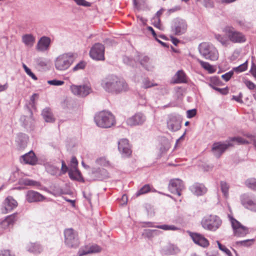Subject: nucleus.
Masks as SVG:
<instances>
[{
  "instance_id": "5701e85b",
  "label": "nucleus",
  "mask_w": 256,
  "mask_h": 256,
  "mask_svg": "<svg viewBox=\"0 0 256 256\" xmlns=\"http://www.w3.org/2000/svg\"><path fill=\"white\" fill-rule=\"evenodd\" d=\"M4 204L5 209L6 212H8L16 208L17 206L18 203L12 197L8 196L6 198Z\"/></svg>"
},
{
  "instance_id": "a211bd4d",
  "label": "nucleus",
  "mask_w": 256,
  "mask_h": 256,
  "mask_svg": "<svg viewBox=\"0 0 256 256\" xmlns=\"http://www.w3.org/2000/svg\"><path fill=\"white\" fill-rule=\"evenodd\" d=\"M50 39L47 36H42L38 40L36 48L38 51L44 52L48 50L50 44Z\"/></svg>"
},
{
  "instance_id": "412c9836",
  "label": "nucleus",
  "mask_w": 256,
  "mask_h": 256,
  "mask_svg": "<svg viewBox=\"0 0 256 256\" xmlns=\"http://www.w3.org/2000/svg\"><path fill=\"white\" fill-rule=\"evenodd\" d=\"M22 158L26 164L34 165L36 163L37 158L34 153L32 151L22 156Z\"/></svg>"
},
{
  "instance_id": "e433bc0d",
  "label": "nucleus",
  "mask_w": 256,
  "mask_h": 256,
  "mask_svg": "<svg viewBox=\"0 0 256 256\" xmlns=\"http://www.w3.org/2000/svg\"><path fill=\"white\" fill-rule=\"evenodd\" d=\"M156 227L164 230H176L178 229L174 225L163 224L157 226Z\"/></svg>"
},
{
  "instance_id": "c85d7f7f",
  "label": "nucleus",
  "mask_w": 256,
  "mask_h": 256,
  "mask_svg": "<svg viewBox=\"0 0 256 256\" xmlns=\"http://www.w3.org/2000/svg\"><path fill=\"white\" fill-rule=\"evenodd\" d=\"M223 85V82L218 77L212 76L210 78L209 86L214 90L218 88V86H222Z\"/></svg>"
},
{
  "instance_id": "69168bd1",
  "label": "nucleus",
  "mask_w": 256,
  "mask_h": 256,
  "mask_svg": "<svg viewBox=\"0 0 256 256\" xmlns=\"http://www.w3.org/2000/svg\"><path fill=\"white\" fill-rule=\"evenodd\" d=\"M236 0H220L222 3L223 4H230L235 2Z\"/></svg>"
},
{
  "instance_id": "ea45409f",
  "label": "nucleus",
  "mask_w": 256,
  "mask_h": 256,
  "mask_svg": "<svg viewBox=\"0 0 256 256\" xmlns=\"http://www.w3.org/2000/svg\"><path fill=\"white\" fill-rule=\"evenodd\" d=\"M247 67H248L247 62H246L242 64H240L238 66L234 68H233V70L236 72H240L245 71L247 69Z\"/></svg>"
},
{
  "instance_id": "3c124183",
  "label": "nucleus",
  "mask_w": 256,
  "mask_h": 256,
  "mask_svg": "<svg viewBox=\"0 0 256 256\" xmlns=\"http://www.w3.org/2000/svg\"><path fill=\"white\" fill-rule=\"evenodd\" d=\"M218 245L219 248L220 250L226 252L229 256L231 255V252L230 250L228 249L224 246L222 245L220 242H218Z\"/></svg>"
},
{
  "instance_id": "58836bf2",
  "label": "nucleus",
  "mask_w": 256,
  "mask_h": 256,
  "mask_svg": "<svg viewBox=\"0 0 256 256\" xmlns=\"http://www.w3.org/2000/svg\"><path fill=\"white\" fill-rule=\"evenodd\" d=\"M90 88L86 86H81V88L80 90V96H85L88 94L90 92Z\"/></svg>"
},
{
  "instance_id": "603ef678",
  "label": "nucleus",
  "mask_w": 256,
  "mask_h": 256,
  "mask_svg": "<svg viewBox=\"0 0 256 256\" xmlns=\"http://www.w3.org/2000/svg\"><path fill=\"white\" fill-rule=\"evenodd\" d=\"M187 117L189 118L194 117L196 114V109H192L188 110L186 112Z\"/></svg>"
},
{
  "instance_id": "423d86ee",
  "label": "nucleus",
  "mask_w": 256,
  "mask_h": 256,
  "mask_svg": "<svg viewBox=\"0 0 256 256\" xmlns=\"http://www.w3.org/2000/svg\"><path fill=\"white\" fill-rule=\"evenodd\" d=\"M74 60V58L72 54H61L55 60V67L58 70H64L70 66Z\"/></svg>"
},
{
  "instance_id": "f704fd0d",
  "label": "nucleus",
  "mask_w": 256,
  "mask_h": 256,
  "mask_svg": "<svg viewBox=\"0 0 256 256\" xmlns=\"http://www.w3.org/2000/svg\"><path fill=\"white\" fill-rule=\"evenodd\" d=\"M242 202L246 206H252L256 204V202L250 199L248 196H244L242 198Z\"/></svg>"
},
{
  "instance_id": "72a5a7b5",
  "label": "nucleus",
  "mask_w": 256,
  "mask_h": 256,
  "mask_svg": "<svg viewBox=\"0 0 256 256\" xmlns=\"http://www.w3.org/2000/svg\"><path fill=\"white\" fill-rule=\"evenodd\" d=\"M220 188L224 196L228 198V190H229V186L227 183L224 182H220Z\"/></svg>"
},
{
  "instance_id": "7c9ffc66",
  "label": "nucleus",
  "mask_w": 256,
  "mask_h": 256,
  "mask_svg": "<svg viewBox=\"0 0 256 256\" xmlns=\"http://www.w3.org/2000/svg\"><path fill=\"white\" fill-rule=\"evenodd\" d=\"M160 232L156 230H145L142 233V236L144 238L148 239L152 238L154 236L159 234Z\"/></svg>"
},
{
  "instance_id": "0eeeda50",
  "label": "nucleus",
  "mask_w": 256,
  "mask_h": 256,
  "mask_svg": "<svg viewBox=\"0 0 256 256\" xmlns=\"http://www.w3.org/2000/svg\"><path fill=\"white\" fill-rule=\"evenodd\" d=\"M64 243L69 248H77L80 245L78 233L72 228H67L64 231Z\"/></svg>"
},
{
  "instance_id": "13d9d810",
  "label": "nucleus",
  "mask_w": 256,
  "mask_h": 256,
  "mask_svg": "<svg viewBox=\"0 0 256 256\" xmlns=\"http://www.w3.org/2000/svg\"><path fill=\"white\" fill-rule=\"evenodd\" d=\"M0 256H14V254H10V250H5L2 252Z\"/></svg>"
},
{
  "instance_id": "20e7f679",
  "label": "nucleus",
  "mask_w": 256,
  "mask_h": 256,
  "mask_svg": "<svg viewBox=\"0 0 256 256\" xmlns=\"http://www.w3.org/2000/svg\"><path fill=\"white\" fill-rule=\"evenodd\" d=\"M200 54L206 59L216 60L218 58V52L216 48L208 42H202L199 46Z\"/></svg>"
},
{
  "instance_id": "1a4fd4ad",
  "label": "nucleus",
  "mask_w": 256,
  "mask_h": 256,
  "mask_svg": "<svg viewBox=\"0 0 256 256\" xmlns=\"http://www.w3.org/2000/svg\"><path fill=\"white\" fill-rule=\"evenodd\" d=\"M90 56L94 60H104V46L101 44H96L90 51Z\"/></svg>"
},
{
  "instance_id": "cd10ccee",
  "label": "nucleus",
  "mask_w": 256,
  "mask_h": 256,
  "mask_svg": "<svg viewBox=\"0 0 256 256\" xmlns=\"http://www.w3.org/2000/svg\"><path fill=\"white\" fill-rule=\"evenodd\" d=\"M42 116L46 122H52L54 121L52 114L49 108H46L42 110Z\"/></svg>"
},
{
  "instance_id": "774afa93",
  "label": "nucleus",
  "mask_w": 256,
  "mask_h": 256,
  "mask_svg": "<svg viewBox=\"0 0 256 256\" xmlns=\"http://www.w3.org/2000/svg\"><path fill=\"white\" fill-rule=\"evenodd\" d=\"M251 73L256 78V68H252L251 70Z\"/></svg>"
},
{
  "instance_id": "864d4df0",
  "label": "nucleus",
  "mask_w": 256,
  "mask_h": 256,
  "mask_svg": "<svg viewBox=\"0 0 256 256\" xmlns=\"http://www.w3.org/2000/svg\"><path fill=\"white\" fill-rule=\"evenodd\" d=\"M86 66V63L84 62H81L78 64L74 68L73 70L74 71L80 70V69H83Z\"/></svg>"
},
{
  "instance_id": "338daca9",
  "label": "nucleus",
  "mask_w": 256,
  "mask_h": 256,
  "mask_svg": "<svg viewBox=\"0 0 256 256\" xmlns=\"http://www.w3.org/2000/svg\"><path fill=\"white\" fill-rule=\"evenodd\" d=\"M172 43L176 46L177 45V44L179 42V40L177 38H172Z\"/></svg>"
},
{
  "instance_id": "b1692460",
  "label": "nucleus",
  "mask_w": 256,
  "mask_h": 256,
  "mask_svg": "<svg viewBox=\"0 0 256 256\" xmlns=\"http://www.w3.org/2000/svg\"><path fill=\"white\" fill-rule=\"evenodd\" d=\"M168 126L169 129L172 131H176L180 128L179 121L174 116L171 117L168 122Z\"/></svg>"
},
{
  "instance_id": "aec40b11",
  "label": "nucleus",
  "mask_w": 256,
  "mask_h": 256,
  "mask_svg": "<svg viewBox=\"0 0 256 256\" xmlns=\"http://www.w3.org/2000/svg\"><path fill=\"white\" fill-rule=\"evenodd\" d=\"M192 192L197 196H201L205 194L207 189L205 186L201 184H195L191 187Z\"/></svg>"
},
{
  "instance_id": "052dcab7",
  "label": "nucleus",
  "mask_w": 256,
  "mask_h": 256,
  "mask_svg": "<svg viewBox=\"0 0 256 256\" xmlns=\"http://www.w3.org/2000/svg\"><path fill=\"white\" fill-rule=\"evenodd\" d=\"M164 12L163 9H161L157 12L156 14V16L154 18V19H160V16H162Z\"/></svg>"
},
{
  "instance_id": "7ed1b4c3",
  "label": "nucleus",
  "mask_w": 256,
  "mask_h": 256,
  "mask_svg": "<svg viewBox=\"0 0 256 256\" xmlns=\"http://www.w3.org/2000/svg\"><path fill=\"white\" fill-rule=\"evenodd\" d=\"M222 224L221 219L218 216L214 214L206 216L201 221L202 228L210 231H216Z\"/></svg>"
},
{
  "instance_id": "ddd939ff",
  "label": "nucleus",
  "mask_w": 256,
  "mask_h": 256,
  "mask_svg": "<svg viewBox=\"0 0 256 256\" xmlns=\"http://www.w3.org/2000/svg\"><path fill=\"white\" fill-rule=\"evenodd\" d=\"M168 188L172 193L176 194L180 196L181 191L184 188V185L182 180L176 178L170 180Z\"/></svg>"
},
{
  "instance_id": "37998d69",
  "label": "nucleus",
  "mask_w": 256,
  "mask_h": 256,
  "mask_svg": "<svg viewBox=\"0 0 256 256\" xmlns=\"http://www.w3.org/2000/svg\"><path fill=\"white\" fill-rule=\"evenodd\" d=\"M216 38L219 41L222 45L226 46L228 44V40L224 38L220 34H216Z\"/></svg>"
},
{
  "instance_id": "a18cd8bd",
  "label": "nucleus",
  "mask_w": 256,
  "mask_h": 256,
  "mask_svg": "<svg viewBox=\"0 0 256 256\" xmlns=\"http://www.w3.org/2000/svg\"><path fill=\"white\" fill-rule=\"evenodd\" d=\"M48 84H50V85H53V86H61L64 84V81L56 80H48Z\"/></svg>"
},
{
  "instance_id": "c03bdc74",
  "label": "nucleus",
  "mask_w": 256,
  "mask_h": 256,
  "mask_svg": "<svg viewBox=\"0 0 256 256\" xmlns=\"http://www.w3.org/2000/svg\"><path fill=\"white\" fill-rule=\"evenodd\" d=\"M234 74L232 71H230L226 74H222V78L226 82L228 81Z\"/></svg>"
},
{
  "instance_id": "4468645a",
  "label": "nucleus",
  "mask_w": 256,
  "mask_h": 256,
  "mask_svg": "<svg viewBox=\"0 0 256 256\" xmlns=\"http://www.w3.org/2000/svg\"><path fill=\"white\" fill-rule=\"evenodd\" d=\"M190 236L196 244L202 247L207 248L210 245L208 240L202 234L190 232Z\"/></svg>"
},
{
  "instance_id": "bf43d9fd",
  "label": "nucleus",
  "mask_w": 256,
  "mask_h": 256,
  "mask_svg": "<svg viewBox=\"0 0 256 256\" xmlns=\"http://www.w3.org/2000/svg\"><path fill=\"white\" fill-rule=\"evenodd\" d=\"M68 170V168L66 166L65 162L62 161V170L63 172L64 173H66Z\"/></svg>"
},
{
  "instance_id": "8fccbe9b",
  "label": "nucleus",
  "mask_w": 256,
  "mask_h": 256,
  "mask_svg": "<svg viewBox=\"0 0 256 256\" xmlns=\"http://www.w3.org/2000/svg\"><path fill=\"white\" fill-rule=\"evenodd\" d=\"M24 184L26 186H38L39 183L37 182L30 180H26L24 182Z\"/></svg>"
},
{
  "instance_id": "de8ad7c7",
  "label": "nucleus",
  "mask_w": 256,
  "mask_h": 256,
  "mask_svg": "<svg viewBox=\"0 0 256 256\" xmlns=\"http://www.w3.org/2000/svg\"><path fill=\"white\" fill-rule=\"evenodd\" d=\"M78 165V162L75 156H72L70 160V167L71 168H77Z\"/></svg>"
},
{
  "instance_id": "c9c22d12",
  "label": "nucleus",
  "mask_w": 256,
  "mask_h": 256,
  "mask_svg": "<svg viewBox=\"0 0 256 256\" xmlns=\"http://www.w3.org/2000/svg\"><path fill=\"white\" fill-rule=\"evenodd\" d=\"M150 190V186L149 184H145L136 192V196H138L142 194H146Z\"/></svg>"
},
{
  "instance_id": "6ab92c4d",
  "label": "nucleus",
  "mask_w": 256,
  "mask_h": 256,
  "mask_svg": "<svg viewBox=\"0 0 256 256\" xmlns=\"http://www.w3.org/2000/svg\"><path fill=\"white\" fill-rule=\"evenodd\" d=\"M101 251V248L98 245L86 246L78 251L79 256H82L91 253L98 252Z\"/></svg>"
},
{
  "instance_id": "2f4dec72",
  "label": "nucleus",
  "mask_w": 256,
  "mask_h": 256,
  "mask_svg": "<svg viewBox=\"0 0 256 256\" xmlns=\"http://www.w3.org/2000/svg\"><path fill=\"white\" fill-rule=\"evenodd\" d=\"M29 251L35 254L40 253L42 249L39 244L36 243H30L28 246Z\"/></svg>"
},
{
  "instance_id": "393cba45",
  "label": "nucleus",
  "mask_w": 256,
  "mask_h": 256,
  "mask_svg": "<svg viewBox=\"0 0 256 256\" xmlns=\"http://www.w3.org/2000/svg\"><path fill=\"white\" fill-rule=\"evenodd\" d=\"M248 140H246L242 137H234L230 139V142L233 144V142H236L238 144H247L250 142L252 140H254V138L252 136H248Z\"/></svg>"
},
{
  "instance_id": "39448f33",
  "label": "nucleus",
  "mask_w": 256,
  "mask_h": 256,
  "mask_svg": "<svg viewBox=\"0 0 256 256\" xmlns=\"http://www.w3.org/2000/svg\"><path fill=\"white\" fill-rule=\"evenodd\" d=\"M223 32L233 43H242L246 41V36L242 33L236 30L232 26H226L223 30Z\"/></svg>"
},
{
  "instance_id": "6e6d98bb",
  "label": "nucleus",
  "mask_w": 256,
  "mask_h": 256,
  "mask_svg": "<svg viewBox=\"0 0 256 256\" xmlns=\"http://www.w3.org/2000/svg\"><path fill=\"white\" fill-rule=\"evenodd\" d=\"M156 85V84H151V82L148 80H145L144 82V87L145 88H149Z\"/></svg>"
},
{
  "instance_id": "49530a36",
  "label": "nucleus",
  "mask_w": 256,
  "mask_h": 256,
  "mask_svg": "<svg viewBox=\"0 0 256 256\" xmlns=\"http://www.w3.org/2000/svg\"><path fill=\"white\" fill-rule=\"evenodd\" d=\"M216 91L218 92L219 93H220L222 94L226 95L228 94L229 89L228 87H226L224 88H216L214 89Z\"/></svg>"
},
{
  "instance_id": "6e6552de",
  "label": "nucleus",
  "mask_w": 256,
  "mask_h": 256,
  "mask_svg": "<svg viewBox=\"0 0 256 256\" xmlns=\"http://www.w3.org/2000/svg\"><path fill=\"white\" fill-rule=\"evenodd\" d=\"M230 222L234 236L237 237H244L249 233L248 228L236 220L231 218Z\"/></svg>"
},
{
  "instance_id": "bb28decb",
  "label": "nucleus",
  "mask_w": 256,
  "mask_h": 256,
  "mask_svg": "<svg viewBox=\"0 0 256 256\" xmlns=\"http://www.w3.org/2000/svg\"><path fill=\"white\" fill-rule=\"evenodd\" d=\"M22 40L24 44L28 47H32L35 42V38L32 34L23 35Z\"/></svg>"
},
{
  "instance_id": "4c0bfd02",
  "label": "nucleus",
  "mask_w": 256,
  "mask_h": 256,
  "mask_svg": "<svg viewBox=\"0 0 256 256\" xmlns=\"http://www.w3.org/2000/svg\"><path fill=\"white\" fill-rule=\"evenodd\" d=\"M255 241L254 239H248L244 240L238 242L236 244L244 246H250L254 244Z\"/></svg>"
},
{
  "instance_id": "79ce46f5",
  "label": "nucleus",
  "mask_w": 256,
  "mask_h": 256,
  "mask_svg": "<svg viewBox=\"0 0 256 256\" xmlns=\"http://www.w3.org/2000/svg\"><path fill=\"white\" fill-rule=\"evenodd\" d=\"M81 86H78L76 85H72L70 86V90L75 95L80 96V90L81 88Z\"/></svg>"
},
{
  "instance_id": "e2e57ef3",
  "label": "nucleus",
  "mask_w": 256,
  "mask_h": 256,
  "mask_svg": "<svg viewBox=\"0 0 256 256\" xmlns=\"http://www.w3.org/2000/svg\"><path fill=\"white\" fill-rule=\"evenodd\" d=\"M147 28L149 31H150L152 32L154 37L156 38V34L154 30L153 29V28L151 26H148Z\"/></svg>"
},
{
  "instance_id": "a878e982",
  "label": "nucleus",
  "mask_w": 256,
  "mask_h": 256,
  "mask_svg": "<svg viewBox=\"0 0 256 256\" xmlns=\"http://www.w3.org/2000/svg\"><path fill=\"white\" fill-rule=\"evenodd\" d=\"M186 82V75L184 72L182 70L178 71L174 76L173 82L174 84H180Z\"/></svg>"
},
{
  "instance_id": "f03ea898",
  "label": "nucleus",
  "mask_w": 256,
  "mask_h": 256,
  "mask_svg": "<svg viewBox=\"0 0 256 256\" xmlns=\"http://www.w3.org/2000/svg\"><path fill=\"white\" fill-rule=\"evenodd\" d=\"M94 121L96 125L102 128H109L115 124V118L114 115L107 111H102L94 116Z\"/></svg>"
},
{
  "instance_id": "9d476101",
  "label": "nucleus",
  "mask_w": 256,
  "mask_h": 256,
  "mask_svg": "<svg viewBox=\"0 0 256 256\" xmlns=\"http://www.w3.org/2000/svg\"><path fill=\"white\" fill-rule=\"evenodd\" d=\"M188 28L186 22L182 19L177 18L174 20L172 30L176 35L180 36L184 34Z\"/></svg>"
},
{
  "instance_id": "09e8293b",
  "label": "nucleus",
  "mask_w": 256,
  "mask_h": 256,
  "mask_svg": "<svg viewBox=\"0 0 256 256\" xmlns=\"http://www.w3.org/2000/svg\"><path fill=\"white\" fill-rule=\"evenodd\" d=\"M153 24L155 27L158 28L159 30H163L162 26L160 22V19L154 18Z\"/></svg>"
},
{
  "instance_id": "4d7b16f0",
  "label": "nucleus",
  "mask_w": 256,
  "mask_h": 256,
  "mask_svg": "<svg viewBox=\"0 0 256 256\" xmlns=\"http://www.w3.org/2000/svg\"><path fill=\"white\" fill-rule=\"evenodd\" d=\"M25 72L27 74L30 76L33 80H37L36 76L31 72L29 68L28 70H26Z\"/></svg>"
},
{
  "instance_id": "680f3d73",
  "label": "nucleus",
  "mask_w": 256,
  "mask_h": 256,
  "mask_svg": "<svg viewBox=\"0 0 256 256\" xmlns=\"http://www.w3.org/2000/svg\"><path fill=\"white\" fill-rule=\"evenodd\" d=\"M122 204H126L128 202V196L126 194H124L122 198Z\"/></svg>"
},
{
  "instance_id": "a19ab883",
  "label": "nucleus",
  "mask_w": 256,
  "mask_h": 256,
  "mask_svg": "<svg viewBox=\"0 0 256 256\" xmlns=\"http://www.w3.org/2000/svg\"><path fill=\"white\" fill-rule=\"evenodd\" d=\"M243 82L245 84V85L248 87L250 90H254L256 89V85L253 83L252 82L244 78L243 80Z\"/></svg>"
},
{
  "instance_id": "f8f14e48",
  "label": "nucleus",
  "mask_w": 256,
  "mask_h": 256,
  "mask_svg": "<svg viewBox=\"0 0 256 256\" xmlns=\"http://www.w3.org/2000/svg\"><path fill=\"white\" fill-rule=\"evenodd\" d=\"M234 146V144L227 142L225 143L221 142H215L213 144L212 150L214 156L218 158L228 148L233 146Z\"/></svg>"
},
{
  "instance_id": "9b49d317",
  "label": "nucleus",
  "mask_w": 256,
  "mask_h": 256,
  "mask_svg": "<svg viewBox=\"0 0 256 256\" xmlns=\"http://www.w3.org/2000/svg\"><path fill=\"white\" fill-rule=\"evenodd\" d=\"M18 218L17 213L7 216L0 222V230H10L12 228Z\"/></svg>"
},
{
  "instance_id": "f257e3e1",
  "label": "nucleus",
  "mask_w": 256,
  "mask_h": 256,
  "mask_svg": "<svg viewBox=\"0 0 256 256\" xmlns=\"http://www.w3.org/2000/svg\"><path fill=\"white\" fill-rule=\"evenodd\" d=\"M102 86L107 92L120 93L127 91L128 86L126 82L122 78L114 75L108 76L102 80Z\"/></svg>"
},
{
  "instance_id": "c756f323",
  "label": "nucleus",
  "mask_w": 256,
  "mask_h": 256,
  "mask_svg": "<svg viewBox=\"0 0 256 256\" xmlns=\"http://www.w3.org/2000/svg\"><path fill=\"white\" fill-rule=\"evenodd\" d=\"M198 62L200 63L201 66L205 70H207L209 73L212 74L216 72V68H214V67L210 65L208 62H204L199 59L198 60Z\"/></svg>"
},
{
  "instance_id": "473e14b6",
  "label": "nucleus",
  "mask_w": 256,
  "mask_h": 256,
  "mask_svg": "<svg viewBox=\"0 0 256 256\" xmlns=\"http://www.w3.org/2000/svg\"><path fill=\"white\" fill-rule=\"evenodd\" d=\"M246 186L248 188L256 191V178H250L245 182Z\"/></svg>"
},
{
  "instance_id": "f3484780",
  "label": "nucleus",
  "mask_w": 256,
  "mask_h": 256,
  "mask_svg": "<svg viewBox=\"0 0 256 256\" xmlns=\"http://www.w3.org/2000/svg\"><path fill=\"white\" fill-rule=\"evenodd\" d=\"M26 199L29 202L44 201L46 198L37 192L29 190L27 192Z\"/></svg>"
},
{
  "instance_id": "4be33fe9",
  "label": "nucleus",
  "mask_w": 256,
  "mask_h": 256,
  "mask_svg": "<svg viewBox=\"0 0 256 256\" xmlns=\"http://www.w3.org/2000/svg\"><path fill=\"white\" fill-rule=\"evenodd\" d=\"M68 174L72 180H76L79 182H84L82 174L78 170V168H70L68 171Z\"/></svg>"
},
{
  "instance_id": "5fc2aeb1",
  "label": "nucleus",
  "mask_w": 256,
  "mask_h": 256,
  "mask_svg": "<svg viewBox=\"0 0 256 256\" xmlns=\"http://www.w3.org/2000/svg\"><path fill=\"white\" fill-rule=\"evenodd\" d=\"M78 5L90 6V3L85 0H74Z\"/></svg>"
},
{
  "instance_id": "0e129e2a",
  "label": "nucleus",
  "mask_w": 256,
  "mask_h": 256,
  "mask_svg": "<svg viewBox=\"0 0 256 256\" xmlns=\"http://www.w3.org/2000/svg\"><path fill=\"white\" fill-rule=\"evenodd\" d=\"M8 86L7 84L4 85H0V92L5 90L7 89Z\"/></svg>"
},
{
  "instance_id": "dca6fc26",
  "label": "nucleus",
  "mask_w": 256,
  "mask_h": 256,
  "mask_svg": "<svg viewBox=\"0 0 256 256\" xmlns=\"http://www.w3.org/2000/svg\"><path fill=\"white\" fill-rule=\"evenodd\" d=\"M145 120L146 118L142 114L137 113L128 118L126 123L128 126H134L142 124Z\"/></svg>"
},
{
  "instance_id": "2eb2a0df",
  "label": "nucleus",
  "mask_w": 256,
  "mask_h": 256,
  "mask_svg": "<svg viewBox=\"0 0 256 256\" xmlns=\"http://www.w3.org/2000/svg\"><path fill=\"white\" fill-rule=\"evenodd\" d=\"M118 148L124 156L128 157L131 155L132 150L127 139H122L118 142Z\"/></svg>"
}]
</instances>
